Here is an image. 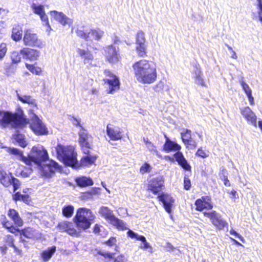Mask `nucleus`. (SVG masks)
<instances>
[{
    "instance_id": "nucleus-1",
    "label": "nucleus",
    "mask_w": 262,
    "mask_h": 262,
    "mask_svg": "<svg viewBox=\"0 0 262 262\" xmlns=\"http://www.w3.org/2000/svg\"><path fill=\"white\" fill-rule=\"evenodd\" d=\"M133 68L137 80L143 84H150L157 79V71L154 63L146 60L135 62Z\"/></svg>"
},
{
    "instance_id": "nucleus-2",
    "label": "nucleus",
    "mask_w": 262,
    "mask_h": 262,
    "mask_svg": "<svg viewBox=\"0 0 262 262\" xmlns=\"http://www.w3.org/2000/svg\"><path fill=\"white\" fill-rule=\"evenodd\" d=\"M28 123L27 119L20 107L15 113L0 110V125L4 128H20L25 127Z\"/></svg>"
},
{
    "instance_id": "nucleus-3",
    "label": "nucleus",
    "mask_w": 262,
    "mask_h": 262,
    "mask_svg": "<svg viewBox=\"0 0 262 262\" xmlns=\"http://www.w3.org/2000/svg\"><path fill=\"white\" fill-rule=\"evenodd\" d=\"M56 152L58 159L65 165L74 168L79 166L76 158L77 154L74 152L72 147L58 144L56 147Z\"/></svg>"
},
{
    "instance_id": "nucleus-4",
    "label": "nucleus",
    "mask_w": 262,
    "mask_h": 262,
    "mask_svg": "<svg viewBox=\"0 0 262 262\" xmlns=\"http://www.w3.org/2000/svg\"><path fill=\"white\" fill-rule=\"evenodd\" d=\"M95 218V216L90 209L80 208L77 210L73 220L79 231L85 230L91 227Z\"/></svg>"
},
{
    "instance_id": "nucleus-5",
    "label": "nucleus",
    "mask_w": 262,
    "mask_h": 262,
    "mask_svg": "<svg viewBox=\"0 0 262 262\" xmlns=\"http://www.w3.org/2000/svg\"><path fill=\"white\" fill-rule=\"evenodd\" d=\"M29 163L27 165H31L34 163L36 165H40L43 163L46 162L48 159V154L47 150L41 145L33 146L27 157Z\"/></svg>"
},
{
    "instance_id": "nucleus-6",
    "label": "nucleus",
    "mask_w": 262,
    "mask_h": 262,
    "mask_svg": "<svg viewBox=\"0 0 262 262\" xmlns=\"http://www.w3.org/2000/svg\"><path fill=\"white\" fill-rule=\"evenodd\" d=\"M76 34L78 37L88 41V46H91L89 42L94 40H99L103 36L104 32L99 29L86 30L79 29L77 30Z\"/></svg>"
},
{
    "instance_id": "nucleus-7",
    "label": "nucleus",
    "mask_w": 262,
    "mask_h": 262,
    "mask_svg": "<svg viewBox=\"0 0 262 262\" xmlns=\"http://www.w3.org/2000/svg\"><path fill=\"white\" fill-rule=\"evenodd\" d=\"M104 73L107 77L103 80L104 83L108 85L106 89L107 93L113 94L120 89L119 78L108 70H105Z\"/></svg>"
},
{
    "instance_id": "nucleus-8",
    "label": "nucleus",
    "mask_w": 262,
    "mask_h": 262,
    "mask_svg": "<svg viewBox=\"0 0 262 262\" xmlns=\"http://www.w3.org/2000/svg\"><path fill=\"white\" fill-rule=\"evenodd\" d=\"M30 115L31 118L30 127L33 132L37 135L48 134L47 128L38 117L34 113L33 110L30 111Z\"/></svg>"
},
{
    "instance_id": "nucleus-9",
    "label": "nucleus",
    "mask_w": 262,
    "mask_h": 262,
    "mask_svg": "<svg viewBox=\"0 0 262 262\" xmlns=\"http://www.w3.org/2000/svg\"><path fill=\"white\" fill-rule=\"evenodd\" d=\"M99 212L102 216L108 220L117 228L121 230L126 229L125 223L122 220L117 218L113 213L112 211L108 207L102 206L100 208Z\"/></svg>"
},
{
    "instance_id": "nucleus-10",
    "label": "nucleus",
    "mask_w": 262,
    "mask_h": 262,
    "mask_svg": "<svg viewBox=\"0 0 262 262\" xmlns=\"http://www.w3.org/2000/svg\"><path fill=\"white\" fill-rule=\"evenodd\" d=\"M79 142L84 154H88L91 148L92 137L83 127L78 132Z\"/></svg>"
},
{
    "instance_id": "nucleus-11",
    "label": "nucleus",
    "mask_w": 262,
    "mask_h": 262,
    "mask_svg": "<svg viewBox=\"0 0 262 262\" xmlns=\"http://www.w3.org/2000/svg\"><path fill=\"white\" fill-rule=\"evenodd\" d=\"M38 166L43 175L47 178L51 177L55 171L59 168L58 163L52 160L49 161V163L45 164V163H43L40 165H38Z\"/></svg>"
},
{
    "instance_id": "nucleus-12",
    "label": "nucleus",
    "mask_w": 262,
    "mask_h": 262,
    "mask_svg": "<svg viewBox=\"0 0 262 262\" xmlns=\"http://www.w3.org/2000/svg\"><path fill=\"white\" fill-rule=\"evenodd\" d=\"M203 213L205 216L209 218L212 223L218 228L222 229L227 224L226 221L222 219L221 214L215 211L204 212Z\"/></svg>"
},
{
    "instance_id": "nucleus-13",
    "label": "nucleus",
    "mask_w": 262,
    "mask_h": 262,
    "mask_svg": "<svg viewBox=\"0 0 262 262\" xmlns=\"http://www.w3.org/2000/svg\"><path fill=\"white\" fill-rule=\"evenodd\" d=\"M148 189L156 194L164 189V180L162 177H157L148 182Z\"/></svg>"
},
{
    "instance_id": "nucleus-14",
    "label": "nucleus",
    "mask_w": 262,
    "mask_h": 262,
    "mask_svg": "<svg viewBox=\"0 0 262 262\" xmlns=\"http://www.w3.org/2000/svg\"><path fill=\"white\" fill-rule=\"evenodd\" d=\"M25 45L32 47H40L41 45L40 41L38 39L36 34L33 33L30 30H27L25 31L23 38Z\"/></svg>"
},
{
    "instance_id": "nucleus-15",
    "label": "nucleus",
    "mask_w": 262,
    "mask_h": 262,
    "mask_svg": "<svg viewBox=\"0 0 262 262\" xmlns=\"http://www.w3.org/2000/svg\"><path fill=\"white\" fill-rule=\"evenodd\" d=\"M191 73L194 82L196 84L202 86H206L203 74L199 64L194 63Z\"/></svg>"
},
{
    "instance_id": "nucleus-16",
    "label": "nucleus",
    "mask_w": 262,
    "mask_h": 262,
    "mask_svg": "<svg viewBox=\"0 0 262 262\" xmlns=\"http://www.w3.org/2000/svg\"><path fill=\"white\" fill-rule=\"evenodd\" d=\"M191 130L187 129H181V139L186 146L189 149H194L197 146L196 142L191 137Z\"/></svg>"
},
{
    "instance_id": "nucleus-17",
    "label": "nucleus",
    "mask_w": 262,
    "mask_h": 262,
    "mask_svg": "<svg viewBox=\"0 0 262 262\" xmlns=\"http://www.w3.org/2000/svg\"><path fill=\"white\" fill-rule=\"evenodd\" d=\"M119 48L113 45L108 46L105 48V56L107 60L111 63H115L119 60Z\"/></svg>"
},
{
    "instance_id": "nucleus-18",
    "label": "nucleus",
    "mask_w": 262,
    "mask_h": 262,
    "mask_svg": "<svg viewBox=\"0 0 262 262\" xmlns=\"http://www.w3.org/2000/svg\"><path fill=\"white\" fill-rule=\"evenodd\" d=\"M59 229L62 232H66L70 235L78 236L80 231H77L73 223L68 221H63L58 225Z\"/></svg>"
},
{
    "instance_id": "nucleus-19",
    "label": "nucleus",
    "mask_w": 262,
    "mask_h": 262,
    "mask_svg": "<svg viewBox=\"0 0 262 262\" xmlns=\"http://www.w3.org/2000/svg\"><path fill=\"white\" fill-rule=\"evenodd\" d=\"M240 112L243 117L247 120L248 124L257 126V117L254 113L249 107H243L240 108Z\"/></svg>"
},
{
    "instance_id": "nucleus-20",
    "label": "nucleus",
    "mask_w": 262,
    "mask_h": 262,
    "mask_svg": "<svg viewBox=\"0 0 262 262\" xmlns=\"http://www.w3.org/2000/svg\"><path fill=\"white\" fill-rule=\"evenodd\" d=\"M195 205L196 209L200 211L204 209H211L213 208L211 198L208 196H203L197 199L195 201Z\"/></svg>"
},
{
    "instance_id": "nucleus-21",
    "label": "nucleus",
    "mask_w": 262,
    "mask_h": 262,
    "mask_svg": "<svg viewBox=\"0 0 262 262\" xmlns=\"http://www.w3.org/2000/svg\"><path fill=\"white\" fill-rule=\"evenodd\" d=\"M158 199L163 203L165 210L168 213H170L171 208L173 205L174 199L169 194L164 193L159 195Z\"/></svg>"
},
{
    "instance_id": "nucleus-22",
    "label": "nucleus",
    "mask_w": 262,
    "mask_h": 262,
    "mask_svg": "<svg viewBox=\"0 0 262 262\" xmlns=\"http://www.w3.org/2000/svg\"><path fill=\"white\" fill-rule=\"evenodd\" d=\"M20 54L23 55L24 58L29 59L30 61L36 60L40 55L39 51L29 48L21 49L20 51Z\"/></svg>"
},
{
    "instance_id": "nucleus-23",
    "label": "nucleus",
    "mask_w": 262,
    "mask_h": 262,
    "mask_svg": "<svg viewBox=\"0 0 262 262\" xmlns=\"http://www.w3.org/2000/svg\"><path fill=\"white\" fill-rule=\"evenodd\" d=\"M50 14L51 16L54 17L56 20L58 21L63 26H70L73 23L72 20L68 17L62 12H59L57 11H51Z\"/></svg>"
},
{
    "instance_id": "nucleus-24",
    "label": "nucleus",
    "mask_w": 262,
    "mask_h": 262,
    "mask_svg": "<svg viewBox=\"0 0 262 262\" xmlns=\"http://www.w3.org/2000/svg\"><path fill=\"white\" fill-rule=\"evenodd\" d=\"M111 125L106 126V133L110 139L114 141L120 140L122 138L120 129L116 127H111Z\"/></svg>"
},
{
    "instance_id": "nucleus-25",
    "label": "nucleus",
    "mask_w": 262,
    "mask_h": 262,
    "mask_svg": "<svg viewBox=\"0 0 262 262\" xmlns=\"http://www.w3.org/2000/svg\"><path fill=\"white\" fill-rule=\"evenodd\" d=\"M16 93L18 99L24 103L28 104L30 106L32 107L31 110H33L34 111L35 110H37L38 108L36 100L33 98L31 96L21 95L18 93L17 91ZM31 109L29 110V111Z\"/></svg>"
},
{
    "instance_id": "nucleus-26",
    "label": "nucleus",
    "mask_w": 262,
    "mask_h": 262,
    "mask_svg": "<svg viewBox=\"0 0 262 262\" xmlns=\"http://www.w3.org/2000/svg\"><path fill=\"white\" fill-rule=\"evenodd\" d=\"M77 52L83 59L85 64H91L94 59L92 54L88 50L78 48Z\"/></svg>"
},
{
    "instance_id": "nucleus-27",
    "label": "nucleus",
    "mask_w": 262,
    "mask_h": 262,
    "mask_svg": "<svg viewBox=\"0 0 262 262\" xmlns=\"http://www.w3.org/2000/svg\"><path fill=\"white\" fill-rule=\"evenodd\" d=\"M166 141L163 146V149L167 152L171 151H176L180 148V146L176 142L171 141L165 135Z\"/></svg>"
},
{
    "instance_id": "nucleus-28",
    "label": "nucleus",
    "mask_w": 262,
    "mask_h": 262,
    "mask_svg": "<svg viewBox=\"0 0 262 262\" xmlns=\"http://www.w3.org/2000/svg\"><path fill=\"white\" fill-rule=\"evenodd\" d=\"M85 156H84L80 161V166H86L94 163L97 157L95 155H92L90 154V152L88 154H86Z\"/></svg>"
},
{
    "instance_id": "nucleus-29",
    "label": "nucleus",
    "mask_w": 262,
    "mask_h": 262,
    "mask_svg": "<svg viewBox=\"0 0 262 262\" xmlns=\"http://www.w3.org/2000/svg\"><path fill=\"white\" fill-rule=\"evenodd\" d=\"M76 182L77 184L80 187H86L93 184V181L92 179L84 176L77 178Z\"/></svg>"
},
{
    "instance_id": "nucleus-30",
    "label": "nucleus",
    "mask_w": 262,
    "mask_h": 262,
    "mask_svg": "<svg viewBox=\"0 0 262 262\" xmlns=\"http://www.w3.org/2000/svg\"><path fill=\"white\" fill-rule=\"evenodd\" d=\"M9 174H7L0 165V182L5 187L10 186Z\"/></svg>"
},
{
    "instance_id": "nucleus-31",
    "label": "nucleus",
    "mask_w": 262,
    "mask_h": 262,
    "mask_svg": "<svg viewBox=\"0 0 262 262\" xmlns=\"http://www.w3.org/2000/svg\"><path fill=\"white\" fill-rule=\"evenodd\" d=\"M8 151L10 154L16 156V157L19 158L20 160L24 162L25 163H29V160H28L27 157H25L23 155V152L18 149L14 147H10L8 148Z\"/></svg>"
},
{
    "instance_id": "nucleus-32",
    "label": "nucleus",
    "mask_w": 262,
    "mask_h": 262,
    "mask_svg": "<svg viewBox=\"0 0 262 262\" xmlns=\"http://www.w3.org/2000/svg\"><path fill=\"white\" fill-rule=\"evenodd\" d=\"M22 37V30L19 26L14 27L12 29L11 38L15 41L20 40Z\"/></svg>"
},
{
    "instance_id": "nucleus-33",
    "label": "nucleus",
    "mask_w": 262,
    "mask_h": 262,
    "mask_svg": "<svg viewBox=\"0 0 262 262\" xmlns=\"http://www.w3.org/2000/svg\"><path fill=\"white\" fill-rule=\"evenodd\" d=\"M55 246H52L51 248H48L47 250L43 251L41 254V256L43 260L45 261L49 260L51 258L53 254L55 252Z\"/></svg>"
},
{
    "instance_id": "nucleus-34",
    "label": "nucleus",
    "mask_w": 262,
    "mask_h": 262,
    "mask_svg": "<svg viewBox=\"0 0 262 262\" xmlns=\"http://www.w3.org/2000/svg\"><path fill=\"white\" fill-rule=\"evenodd\" d=\"M181 168L185 170L184 174L191 175V167L181 152Z\"/></svg>"
},
{
    "instance_id": "nucleus-35",
    "label": "nucleus",
    "mask_w": 262,
    "mask_h": 262,
    "mask_svg": "<svg viewBox=\"0 0 262 262\" xmlns=\"http://www.w3.org/2000/svg\"><path fill=\"white\" fill-rule=\"evenodd\" d=\"M13 199L17 201H22L25 203H29L30 201V197L28 194H21L20 192H16L13 196Z\"/></svg>"
},
{
    "instance_id": "nucleus-36",
    "label": "nucleus",
    "mask_w": 262,
    "mask_h": 262,
    "mask_svg": "<svg viewBox=\"0 0 262 262\" xmlns=\"http://www.w3.org/2000/svg\"><path fill=\"white\" fill-rule=\"evenodd\" d=\"M139 241H141L143 243V245H140L139 247L140 249L143 250H148V251L150 253L153 252L152 247L147 242L146 238L144 236L143 237H140Z\"/></svg>"
},
{
    "instance_id": "nucleus-37",
    "label": "nucleus",
    "mask_w": 262,
    "mask_h": 262,
    "mask_svg": "<svg viewBox=\"0 0 262 262\" xmlns=\"http://www.w3.org/2000/svg\"><path fill=\"white\" fill-rule=\"evenodd\" d=\"M74 207L72 205L64 206L62 210V214L66 217L72 216L74 212Z\"/></svg>"
},
{
    "instance_id": "nucleus-38",
    "label": "nucleus",
    "mask_w": 262,
    "mask_h": 262,
    "mask_svg": "<svg viewBox=\"0 0 262 262\" xmlns=\"http://www.w3.org/2000/svg\"><path fill=\"white\" fill-rule=\"evenodd\" d=\"M9 178L10 180V185L11 184L13 185L14 191L15 192L19 187L20 183L19 181L17 179L15 178L11 173H9Z\"/></svg>"
},
{
    "instance_id": "nucleus-39",
    "label": "nucleus",
    "mask_w": 262,
    "mask_h": 262,
    "mask_svg": "<svg viewBox=\"0 0 262 262\" xmlns=\"http://www.w3.org/2000/svg\"><path fill=\"white\" fill-rule=\"evenodd\" d=\"M31 8L33 10L34 13L39 16L45 12L44 7L41 5H37L35 3H33L31 5Z\"/></svg>"
},
{
    "instance_id": "nucleus-40",
    "label": "nucleus",
    "mask_w": 262,
    "mask_h": 262,
    "mask_svg": "<svg viewBox=\"0 0 262 262\" xmlns=\"http://www.w3.org/2000/svg\"><path fill=\"white\" fill-rule=\"evenodd\" d=\"M20 234L27 238H32L34 236V231L32 228H27L21 230Z\"/></svg>"
},
{
    "instance_id": "nucleus-41",
    "label": "nucleus",
    "mask_w": 262,
    "mask_h": 262,
    "mask_svg": "<svg viewBox=\"0 0 262 262\" xmlns=\"http://www.w3.org/2000/svg\"><path fill=\"white\" fill-rule=\"evenodd\" d=\"M14 138L15 140L18 143L19 145L25 147L27 145V143L24 140V136L23 134L16 133L14 135Z\"/></svg>"
},
{
    "instance_id": "nucleus-42",
    "label": "nucleus",
    "mask_w": 262,
    "mask_h": 262,
    "mask_svg": "<svg viewBox=\"0 0 262 262\" xmlns=\"http://www.w3.org/2000/svg\"><path fill=\"white\" fill-rule=\"evenodd\" d=\"M26 67L28 70H29L33 74L39 75L41 73V69L40 68L35 67L33 64L26 63Z\"/></svg>"
},
{
    "instance_id": "nucleus-43",
    "label": "nucleus",
    "mask_w": 262,
    "mask_h": 262,
    "mask_svg": "<svg viewBox=\"0 0 262 262\" xmlns=\"http://www.w3.org/2000/svg\"><path fill=\"white\" fill-rule=\"evenodd\" d=\"M136 45L145 44V37L144 33L140 31L136 35Z\"/></svg>"
},
{
    "instance_id": "nucleus-44",
    "label": "nucleus",
    "mask_w": 262,
    "mask_h": 262,
    "mask_svg": "<svg viewBox=\"0 0 262 262\" xmlns=\"http://www.w3.org/2000/svg\"><path fill=\"white\" fill-rule=\"evenodd\" d=\"M136 50L139 56L143 57L146 53V44L136 45Z\"/></svg>"
},
{
    "instance_id": "nucleus-45",
    "label": "nucleus",
    "mask_w": 262,
    "mask_h": 262,
    "mask_svg": "<svg viewBox=\"0 0 262 262\" xmlns=\"http://www.w3.org/2000/svg\"><path fill=\"white\" fill-rule=\"evenodd\" d=\"M11 59L13 63H18L21 61V56L18 52L13 51L11 54Z\"/></svg>"
},
{
    "instance_id": "nucleus-46",
    "label": "nucleus",
    "mask_w": 262,
    "mask_h": 262,
    "mask_svg": "<svg viewBox=\"0 0 262 262\" xmlns=\"http://www.w3.org/2000/svg\"><path fill=\"white\" fill-rule=\"evenodd\" d=\"M165 159L172 162L177 161L178 164L180 165V152L179 151L177 152L172 157L165 156Z\"/></svg>"
},
{
    "instance_id": "nucleus-47",
    "label": "nucleus",
    "mask_w": 262,
    "mask_h": 262,
    "mask_svg": "<svg viewBox=\"0 0 262 262\" xmlns=\"http://www.w3.org/2000/svg\"><path fill=\"white\" fill-rule=\"evenodd\" d=\"M191 175H188L187 174H184V188L185 189L188 190L191 187V184L190 180L189 177Z\"/></svg>"
},
{
    "instance_id": "nucleus-48",
    "label": "nucleus",
    "mask_w": 262,
    "mask_h": 262,
    "mask_svg": "<svg viewBox=\"0 0 262 262\" xmlns=\"http://www.w3.org/2000/svg\"><path fill=\"white\" fill-rule=\"evenodd\" d=\"M165 88L164 82L159 81L154 87V89L156 92L162 93Z\"/></svg>"
},
{
    "instance_id": "nucleus-49",
    "label": "nucleus",
    "mask_w": 262,
    "mask_h": 262,
    "mask_svg": "<svg viewBox=\"0 0 262 262\" xmlns=\"http://www.w3.org/2000/svg\"><path fill=\"white\" fill-rule=\"evenodd\" d=\"M197 156L202 158H206L209 156V152L206 150H204L201 147L199 148L195 154Z\"/></svg>"
},
{
    "instance_id": "nucleus-50",
    "label": "nucleus",
    "mask_w": 262,
    "mask_h": 262,
    "mask_svg": "<svg viewBox=\"0 0 262 262\" xmlns=\"http://www.w3.org/2000/svg\"><path fill=\"white\" fill-rule=\"evenodd\" d=\"M151 169L152 168L149 164L145 163L140 167V172L141 173L144 174L146 172H149Z\"/></svg>"
},
{
    "instance_id": "nucleus-51",
    "label": "nucleus",
    "mask_w": 262,
    "mask_h": 262,
    "mask_svg": "<svg viewBox=\"0 0 262 262\" xmlns=\"http://www.w3.org/2000/svg\"><path fill=\"white\" fill-rule=\"evenodd\" d=\"M104 230V227L99 224H96L93 228V232L95 234H98L100 235H102L103 234L101 233Z\"/></svg>"
},
{
    "instance_id": "nucleus-52",
    "label": "nucleus",
    "mask_w": 262,
    "mask_h": 262,
    "mask_svg": "<svg viewBox=\"0 0 262 262\" xmlns=\"http://www.w3.org/2000/svg\"><path fill=\"white\" fill-rule=\"evenodd\" d=\"M7 52L6 44L3 43L0 45V60L5 55Z\"/></svg>"
},
{
    "instance_id": "nucleus-53",
    "label": "nucleus",
    "mask_w": 262,
    "mask_h": 262,
    "mask_svg": "<svg viewBox=\"0 0 262 262\" xmlns=\"http://www.w3.org/2000/svg\"><path fill=\"white\" fill-rule=\"evenodd\" d=\"M241 85L247 95H250L252 94L251 90L247 83L244 81H242Z\"/></svg>"
},
{
    "instance_id": "nucleus-54",
    "label": "nucleus",
    "mask_w": 262,
    "mask_h": 262,
    "mask_svg": "<svg viewBox=\"0 0 262 262\" xmlns=\"http://www.w3.org/2000/svg\"><path fill=\"white\" fill-rule=\"evenodd\" d=\"M12 220L14 221V223L18 226H22L23 225V221L20 217L18 213L16 216H15Z\"/></svg>"
},
{
    "instance_id": "nucleus-55",
    "label": "nucleus",
    "mask_w": 262,
    "mask_h": 262,
    "mask_svg": "<svg viewBox=\"0 0 262 262\" xmlns=\"http://www.w3.org/2000/svg\"><path fill=\"white\" fill-rule=\"evenodd\" d=\"M127 235L132 238H136L137 240L139 241L140 237H143V235H140L138 233H135L131 230H129L127 232Z\"/></svg>"
},
{
    "instance_id": "nucleus-56",
    "label": "nucleus",
    "mask_w": 262,
    "mask_h": 262,
    "mask_svg": "<svg viewBox=\"0 0 262 262\" xmlns=\"http://www.w3.org/2000/svg\"><path fill=\"white\" fill-rule=\"evenodd\" d=\"M98 253L103 256L105 258H112L113 257V256L114 255V253H111L110 252L107 251H99Z\"/></svg>"
},
{
    "instance_id": "nucleus-57",
    "label": "nucleus",
    "mask_w": 262,
    "mask_h": 262,
    "mask_svg": "<svg viewBox=\"0 0 262 262\" xmlns=\"http://www.w3.org/2000/svg\"><path fill=\"white\" fill-rule=\"evenodd\" d=\"M147 148L149 150L154 151L156 153V155L158 156L159 157H160L161 156L160 155L159 152L158 151V150L156 149L155 146L151 142H149L148 144L146 145Z\"/></svg>"
},
{
    "instance_id": "nucleus-58",
    "label": "nucleus",
    "mask_w": 262,
    "mask_h": 262,
    "mask_svg": "<svg viewBox=\"0 0 262 262\" xmlns=\"http://www.w3.org/2000/svg\"><path fill=\"white\" fill-rule=\"evenodd\" d=\"M39 16L42 21L45 23V25L47 26L50 30H51V28L49 24L48 16L46 14L45 12Z\"/></svg>"
},
{
    "instance_id": "nucleus-59",
    "label": "nucleus",
    "mask_w": 262,
    "mask_h": 262,
    "mask_svg": "<svg viewBox=\"0 0 262 262\" xmlns=\"http://www.w3.org/2000/svg\"><path fill=\"white\" fill-rule=\"evenodd\" d=\"M70 120L74 126H79V127H80L81 128V127H82L81 125V123H80L81 119H80L77 118L75 117H72Z\"/></svg>"
},
{
    "instance_id": "nucleus-60",
    "label": "nucleus",
    "mask_w": 262,
    "mask_h": 262,
    "mask_svg": "<svg viewBox=\"0 0 262 262\" xmlns=\"http://www.w3.org/2000/svg\"><path fill=\"white\" fill-rule=\"evenodd\" d=\"M258 1V16L259 20L262 22V0H257Z\"/></svg>"
},
{
    "instance_id": "nucleus-61",
    "label": "nucleus",
    "mask_w": 262,
    "mask_h": 262,
    "mask_svg": "<svg viewBox=\"0 0 262 262\" xmlns=\"http://www.w3.org/2000/svg\"><path fill=\"white\" fill-rule=\"evenodd\" d=\"M193 20L198 23H200L203 20V17L199 13H195L192 16Z\"/></svg>"
},
{
    "instance_id": "nucleus-62",
    "label": "nucleus",
    "mask_w": 262,
    "mask_h": 262,
    "mask_svg": "<svg viewBox=\"0 0 262 262\" xmlns=\"http://www.w3.org/2000/svg\"><path fill=\"white\" fill-rule=\"evenodd\" d=\"M230 233L231 235L235 236L236 237L238 238L241 241H242L243 242L244 241V238L243 237V236H242L241 235H239L237 232H236L233 229H231L230 231Z\"/></svg>"
},
{
    "instance_id": "nucleus-63",
    "label": "nucleus",
    "mask_w": 262,
    "mask_h": 262,
    "mask_svg": "<svg viewBox=\"0 0 262 262\" xmlns=\"http://www.w3.org/2000/svg\"><path fill=\"white\" fill-rule=\"evenodd\" d=\"M117 241L115 237H111L106 242V244L109 246H112L116 244Z\"/></svg>"
},
{
    "instance_id": "nucleus-64",
    "label": "nucleus",
    "mask_w": 262,
    "mask_h": 262,
    "mask_svg": "<svg viewBox=\"0 0 262 262\" xmlns=\"http://www.w3.org/2000/svg\"><path fill=\"white\" fill-rule=\"evenodd\" d=\"M17 213L18 212L15 210L11 209L9 210L8 215L12 219L15 217V216H16Z\"/></svg>"
}]
</instances>
